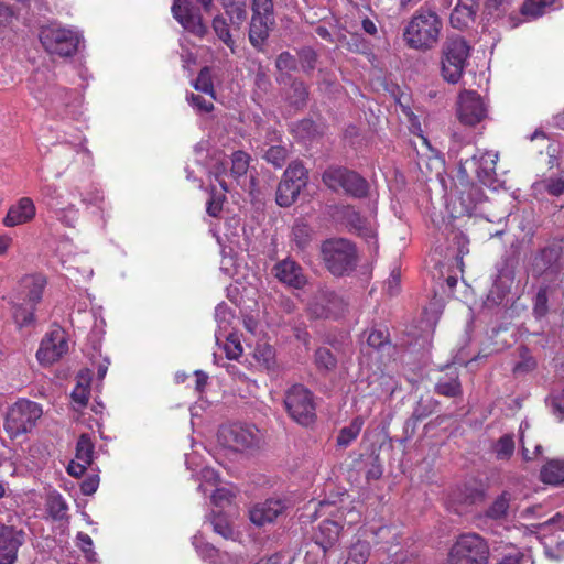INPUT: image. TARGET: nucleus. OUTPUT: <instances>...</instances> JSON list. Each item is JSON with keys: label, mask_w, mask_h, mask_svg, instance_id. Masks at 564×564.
I'll use <instances>...</instances> for the list:
<instances>
[{"label": "nucleus", "mask_w": 564, "mask_h": 564, "mask_svg": "<svg viewBox=\"0 0 564 564\" xmlns=\"http://www.w3.org/2000/svg\"><path fill=\"white\" fill-rule=\"evenodd\" d=\"M442 30L438 14L426 7L415 11L403 30L405 44L413 50L427 51L435 46Z\"/></svg>", "instance_id": "obj_1"}, {"label": "nucleus", "mask_w": 564, "mask_h": 564, "mask_svg": "<svg viewBox=\"0 0 564 564\" xmlns=\"http://www.w3.org/2000/svg\"><path fill=\"white\" fill-rule=\"evenodd\" d=\"M471 46L462 35L446 37L441 51V75L449 84H457L468 65Z\"/></svg>", "instance_id": "obj_2"}, {"label": "nucleus", "mask_w": 564, "mask_h": 564, "mask_svg": "<svg viewBox=\"0 0 564 564\" xmlns=\"http://www.w3.org/2000/svg\"><path fill=\"white\" fill-rule=\"evenodd\" d=\"M490 547L480 534L467 532L459 534L448 550L445 564H488Z\"/></svg>", "instance_id": "obj_3"}, {"label": "nucleus", "mask_w": 564, "mask_h": 564, "mask_svg": "<svg viewBox=\"0 0 564 564\" xmlns=\"http://www.w3.org/2000/svg\"><path fill=\"white\" fill-rule=\"evenodd\" d=\"M284 406L288 415L304 427L316 422L315 397L304 384L295 383L285 391Z\"/></svg>", "instance_id": "obj_4"}, {"label": "nucleus", "mask_w": 564, "mask_h": 564, "mask_svg": "<svg viewBox=\"0 0 564 564\" xmlns=\"http://www.w3.org/2000/svg\"><path fill=\"white\" fill-rule=\"evenodd\" d=\"M42 414V408L36 402L21 399L9 408L4 430L11 438H17L31 432Z\"/></svg>", "instance_id": "obj_5"}, {"label": "nucleus", "mask_w": 564, "mask_h": 564, "mask_svg": "<svg viewBox=\"0 0 564 564\" xmlns=\"http://www.w3.org/2000/svg\"><path fill=\"white\" fill-rule=\"evenodd\" d=\"M322 256L326 268L334 275L352 271L357 261L355 246L344 238L325 241L322 246Z\"/></svg>", "instance_id": "obj_6"}, {"label": "nucleus", "mask_w": 564, "mask_h": 564, "mask_svg": "<svg viewBox=\"0 0 564 564\" xmlns=\"http://www.w3.org/2000/svg\"><path fill=\"white\" fill-rule=\"evenodd\" d=\"M39 37L48 54L61 57L73 56L80 40L76 31L56 24L43 26Z\"/></svg>", "instance_id": "obj_7"}, {"label": "nucleus", "mask_w": 564, "mask_h": 564, "mask_svg": "<svg viewBox=\"0 0 564 564\" xmlns=\"http://www.w3.org/2000/svg\"><path fill=\"white\" fill-rule=\"evenodd\" d=\"M323 183L332 191L343 189L354 198H365L369 194V183L357 172L345 167H328L322 175Z\"/></svg>", "instance_id": "obj_8"}, {"label": "nucleus", "mask_w": 564, "mask_h": 564, "mask_svg": "<svg viewBox=\"0 0 564 564\" xmlns=\"http://www.w3.org/2000/svg\"><path fill=\"white\" fill-rule=\"evenodd\" d=\"M308 182V171L301 161H292L284 171L275 193V202L281 207H289L297 199Z\"/></svg>", "instance_id": "obj_9"}, {"label": "nucleus", "mask_w": 564, "mask_h": 564, "mask_svg": "<svg viewBox=\"0 0 564 564\" xmlns=\"http://www.w3.org/2000/svg\"><path fill=\"white\" fill-rule=\"evenodd\" d=\"M251 9L249 41L256 50L262 51L274 25L273 2L272 0H252Z\"/></svg>", "instance_id": "obj_10"}, {"label": "nucleus", "mask_w": 564, "mask_h": 564, "mask_svg": "<svg viewBox=\"0 0 564 564\" xmlns=\"http://www.w3.org/2000/svg\"><path fill=\"white\" fill-rule=\"evenodd\" d=\"M220 445L235 452H243L259 445V430L254 425L230 423L221 425L217 433Z\"/></svg>", "instance_id": "obj_11"}, {"label": "nucleus", "mask_w": 564, "mask_h": 564, "mask_svg": "<svg viewBox=\"0 0 564 564\" xmlns=\"http://www.w3.org/2000/svg\"><path fill=\"white\" fill-rule=\"evenodd\" d=\"M562 240H553L540 248L530 260V271L534 278L546 273L558 274L563 268Z\"/></svg>", "instance_id": "obj_12"}, {"label": "nucleus", "mask_w": 564, "mask_h": 564, "mask_svg": "<svg viewBox=\"0 0 564 564\" xmlns=\"http://www.w3.org/2000/svg\"><path fill=\"white\" fill-rule=\"evenodd\" d=\"M68 352V338L64 328L53 325L42 338L36 352L39 362L51 366Z\"/></svg>", "instance_id": "obj_13"}, {"label": "nucleus", "mask_w": 564, "mask_h": 564, "mask_svg": "<svg viewBox=\"0 0 564 564\" xmlns=\"http://www.w3.org/2000/svg\"><path fill=\"white\" fill-rule=\"evenodd\" d=\"M347 304L341 296L328 289H319L308 305L310 314L315 318H338Z\"/></svg>", "instance_id": "obj_14"}, {"label": "nucleus", "mask_w": 564, "mask_h": 564, "mask_svg": "<svg viewBox=\"0 0 564 564\" xmlns=\"http://www.w3.org/2000/svg\"><path fill=\"white\" fill-rule=\"evenodd\" d=\"M497 159L496 153L478 151L460 163V172L467 177L474 174L481 184L490 185L495 181Z\"/></svg>", "instance_id": "obj_15"}, {"label": "nucleus", "mask_w": 564, "mask_h": 564, "mask_svg": "<svg viewBox=\"0 0 564 564\" xmlns=\"http://www.w3.org/2000/svg\"><path fill=\"white\" fill-rule=\"evenodd\" d=\"M457 117L465 126L478 124L486 117V108L480 95L470 90L459 94Z\"/></svg>", "instance_id": "obj_16"}, {"label": "nucleus", "mask_w": 564, "mask_h": 564, "mask_svg": "<svg viewBox=\"0 0 564 564\" xmlns=\"http://www.w3.org/2000/svg\"><path fill=\"white\" fill-rule=\"evenodd\" d=\"M171 10L174 19L188 32L199 37L207 33L198 9L189 0H174Z\"/></svg>", "instance_id": "obj_17"}, {"label": "nucleus", "mask_w": 564, "mask_h": 564, "mask_svg": "<svg viewBox=\"0 0 564 564\" xmlns=\"http://www.w3.org/2000/svg\"><path fill=\"white\" fill-rule=\"evenodd\" d=\"M288 509V502L281 498H270L262 502L256 503L249 510V518L252 523L263 527L274 522Z\"/></svg>", "instance_id": "obj_18"}, {"label": "nucleus", "mask_w": 564, "mask_h": 564, "mask_svg": "<svg viewBox=\"0 0 564 564\" xmlns=\"http://www.w3.org/2000/svg\"><path fill=\"white\" fill-rule=\"evenodd\" d=\"M24 533L12 525L0 523V564H14Z\"/></svg>", "instance_id": "obj_19"}, {"label": "nucleus", "mask_w": 564, "mask_h": 564, "mask_svg": "<svg viewBox=\"0 0 564 564\" xmlns=\"http://www.w3.org/2000/svg\"><path fill=\"white\" fill-rule=\"evenodd\" d=\"M36 216V206L31 197L23 196L12 204L4 216L3 226L11 228L31 223Z\"/></svg>", "instance_id": "obj_20"}, {"label": "nucleus", "mask_w": 564, "mask_h": 564, "mask_svg": "<svg viewBox=\"0 0 564 564\" xmlns=\"http://www.w3.org/2000/svg\"><path fill=\"white\" fill-rule=\"evenodd\" d=\"M274 276L290 288L301 290L307 283L302 267L294 260L284 259L273 267Z\"/></svg>", "instance_id": "obj_21"}, {"label": "nucleus", "mask_w": 564, "mask_h": 564, "mask_svg": "<svg viewBox=\"0 0 564 564\" xmlns=\"http://www.w3.org/2000/svg\"><path fill=\"white\" fill-rule=\"evenodd\" d=\"M516 497L510 490H503L498 495L485 510V517L495 522H505L511 514H514L518 507L514 503Z\"/></svg>", "instance_id": "obj_22"}, {"label": "nucleus", "mask_w": 564, "mask_h": 564, "mask_svg": "<svg viewBox=\"0 0 564 564\" xmlns=\"http://www.w3.org/2000/svg\"><path fill=\"white\" fill-rule=\"evenodd\" d=\"M341 531L343 525L335 520L325 519L318 524L313 539L315 544L322 550L323 558L337 544Z\"/></svg>", "instance_id": "obj_23"}, {"label": "nucleus", "mask_w": 564, "mask_h": 564, "mask_svg": "<svg viewBox=\"0 0 564 564\" xmlns=\"http://www.w3.org/2000/svg\"><path fill=\"white\" fill-rule=\"evenodd\" d=\"M557 0H523L520 7V14L523 19L510 15L512 28L519 26L523 21H534L545 15Z\"/></svg>", "instance_id": "obj_24"}, {"label": "nucleus", "mask_w": 564, "mask_h": 564, "mask_svg": "<svg viewBox=\"0 0 564 564\" xmlns=\"http://www.w3.org/2000/svg\"><path fill=\"white\" fill-rule=\"evenodd\" d=\"M343 221L349 227L350 231L356 232L365 239H373L376 231L372 224L360 215L352 206H343L339 210Z\"/></svg>", "instance_id": "obj_25"}, {"label": "nucleus", "mask_w": 564, "mask_h": 564, "mask_svg": "<svg viewBox=\"0 0 564 564\" xmlns=\"http://www.w3.org/2000/svg\"><path fill=\"white\" fill-rule=\"evenodd\" d=\"M46 285L47 279L42 273L24 275L20 281V293L23 301L28 304L37 305L42 301Z\"/></svg>", "instance_id": "obj_26"}, {"label": "nucleus", "mask_w": 564, "mask_h": 564, "mask_svg": "<svg viewBox=\"0 0 564 564\" xmlns=\"http://www.w3.org/2000/svg\"><path fill=\"white\" fill-rule=\"evenodd\" d=\"M513 280L514 276L511 271H500L487 294L485 301L486 306L494 307L501 305L511 291Z\"/></svg>", "instance_id": "obj_27"}, {"label": "nucleus", "mask_w": 564, "mask_h": 564, "mask_svg": "<svg viewBox=\"0 0 564 564\" xmlns=\"http://www.w3.org/2000/svg\"><path fill=\"white\" fill-rule=\"evenodd\" d=\"M95 445L88 434H82L76 444V454L78 471H75V462H72L67 468L69 475L80 476L93 463Z\"/></svg>", "instance_id": "obj_28"}, {"label": "nucleus", "mask_w": 564, "mask_h": 564, "mask_svg": "<svg viewBox=\"0 0 564 564\" xmlns=\"http://www.w3.org/2000/svg\"><path fill=\"white\" fill-rule=\"evenodd\" d=\"M479 4L458 0L449 15V23L454 29L465 30L474 21Z\"/></svg>", "instance_id": "obj_29"}, {"label": "nucleus", "mask_w": 564, "mask_h": 564, "mask_svg": "<svg viewBox=\"0 0 564 564\" xmlns=\"http://www.w3.org/2000/svg\"><path fill=\"white\" fill-rule=\"evenodd\" d=\"M12 318L19 329L32 327L36 323V305L25 303L11 304Z\"/></svg>", "instance_id": "obj_30"}, {"label": "nucleus", "mask_w": 564, "mask_h": 564, "mask_svg": "<svg viewBox=\"0 0 564 564\" xmlns=\"http://www.w3.org/2000/svg\"><path fill=\"white\" fill-rule=\"evenodd\" d=\"M225 13L234 28L240 29L248 18L247 0H221Z\"/></svg>", "instance_id": "obj_31"}, {"label": "nucleus", "mask_w": 564, "mask_h": 564, "mask_svg": "<svg viewBox=\"0 0 564 564\" xmlns=\"http://www.w3.org/2000/svg\"><path fill=\"white\" fill-rule=\"evenodd\" d=\"M434 390L437 394L447 398H457L462 397L463 394L462 383L456 372L451 375L446 373L445 376L441 377L435 384Z\"/></svg>", "instance_id": "obj_32"}, {"label": "nucleus", "mask_w": 564, "mask_h": 564, "mask_svg": "<svg viewBox=\"0 0 564 564\" xmlns=\"http://www.w3.org/2000/svg\"><path fill=\"white\" fill-rule=\"evenodd\" d=\"M337 358L327 347H319L314 352V365L322 376L326 377L337 368Z\"/></svg>", "instance_id": "obj_33"}, {"label": "nucleus", "mask_w": 564, "mask_h": 564, "mask_svg": "<svg viewBox=\"0 0 564 564\" xmlns=\"http://www.w3.org/2000/svg\"><path fill=\"white\" fill-rule=\"evenodd\" d=\"M540 479L542 482L549 485H560L564 482V460H549L540 471Z\"/></svg>", "instance_id": "obj_34"}, {"label": "nucleus", "mask_w": 564, "mask_h": 564, "mask_svg": "<svg viewBox=\"0 0 564 564\" xmlns=\"http://www.w3.org/2000/svg\"><path fill=\"white\" fill-rule=\"evenodd\" d=\"M46 511L54 520H63L68 510V506L63 496L57 491L47 495L45 502Z\"/></svg>", "instance_id": "obj_35"}, {"label": "nucleus", "mask_w": 564, "mask_h": 564, "mask_svg": "<svg viewBox=\"0 0 564 564\" xmlns=\"http://www.w3.org/2000/svg\"><path fill=\"white\" fill-rule=\"evenodd\" d=\"M364 419L361 416H356L347 426H344L337 436V445L340 447H347L350 445L359 435L362 426Z\"/></svg>", "instance_id": "obj_36"}, {"label": "nucleus", "mask_w": 564, "mask_h": 564, "mask_svg": "<svg viewBox=\"0 0 564 564\" xmlns=\"http://www.w3.org/2000/svg\"><path fill=\"white\" fill-rule=\"evenodd\" d=\"M210 524L214 532L223 536L225 540H236V532L226 514L220 512L213 513L210 517Z\"/></svg>", "instance_id": "obj_37"}, {"label": "nucleus", "mask_w": 564, "mask_h": 564, "mask_svg": "<svg viewBox=\"0 0 564 564\" xmlns=\"http://www.w3.org/2000/svg\"><path fill=\"white\" fill-rule=\"evenodd\" d=\"M370 551L369 542L358 540L349 547L345 564H366L370 556Z\"/></svg>", "instance_id": "obj_38"}, {"label": "nucleus", "mask_w": 564, "mask_h": 564, "mask_svg": "<svg viewBox=\"0 0 564 564\" xmlns=\"http://www.w3.org/2000/svg\"><path fill=\"white\" fill-rule=\"evenodd\" d=\"M516 444L512 434L500 436L494 444L492 449L498 460H508L514 453Z\"/></svg>", "instance_id": "obj_39"}, {"label": "nucleus", "mask_w": 564, "mask_h": 564, "mask_svg": "<svg viewBox=\"0 0 564 564\" xmlns=\"http://www.w3.org/2000/svg\"><path fill=\"white\" fill-rule=\"evenodd\" d=\"M254 359L258 361L260 366H262L267 370H272L275 367V350L274 348L264 343L258 344L254 348L253 352Z\"/></svg>", "instance_id": "obj_40"}, {"label": "nucleus", "mask_w": 564, "mask_h": 564, "mask_svg": "<svg viewBox=\"0 0 564 564\" xmlns=\"http://www.w3.org/2000/svg\"><path fill=\"white\" fill-rule=\"evenodd\" d=\"M308 88L301 79H293L291 83L290 104L296 109L304 108L308 99Z\"/></svg>", "instance_id": "obj_41"}, {"label": "nucleus", "mask_w": 564, "mask_h": 564, "mask_svg": "<svg viewBox=\"0 0 564 564\" xmlns=\"http://www.w3.org/2000/svg\"><path fill=\"white\" fill-rule=\"evenodd\" d=\"M193 86L196 90L208 95L212 99L216 98L212 69L209 67L205 66L199 70Z\"/></svg>", "instance_id": "obj_42"}, {"label": "nucleus", "mask_w": 564, "mask_h": 564, "mask_svg": "<svg viewBox=\"0 0 564 564\" xmlns=\"http://www.w3.org/2000/svg\"><path fill=\"white\" fill-rule=\"evenodd\" d=\"M250 155L241 150L235 151L231 154L230 173L235 178H239L247 174L250 165Z\"/></svg>", "instance_id": "obj_43"}, {"label": "nucleus", "mask_w": 564, "mask_h": 564, "mask_svg": "<svg viewBox=\"0 0 564 564\" xmlns=\"http://www.w3.org/2000/svg\"><path fill=\"white\" fill-rule=\"evenodd\" d=\"M549 286L541 285L533 299L532 312L536 319L545 317L549 313Z\"/></svg>", "instance_id": "obj_44"}, {"label": "nucleus", "mask_w": 564, "mask_h": 564, "mask_svg": "<svg viewBox=\"0 0 564 564\" xmlns=\"http://www.w3.org/2000/svg\"><path fill=\"white\" fill-rule=\"evenodd\" d=\"M72 400L79 408H85L90 398V382L89 380L80 377L77 380L75 388L72 391Z\"/></svg>", "instance_id": "obj_45"}, {"label": "nucleus", "mask_w": 564, "mask_h": 564, "mask_svg": "<svg viewBox=\"0 0 564 564\" xmlns=\"http://www.w3.org/2000/svg\"><path fill=\"white\" fill-rule=\"evenodd\" d=\"M213 29L218 36L230 50L234 52L235 41L231 37L229 25L221 15H216L213 19Z\"/></svg>", "instance_id": "obj_46"}, {"label": "nucleus", "mask_w": 564, "mask_h": 564, "mask_svg": "<svg viewBox=\"0 0 564 564\" xmlns=\"http://www.w3.org/2000/svg\"><path fill=\"white\" fill-rule=\"evenodd\" d=\"M264 160L275 169H281L288 159V150L282 145H271L263 155Z\"/></svg>", "instance_id": "obj_47"}, {"label": "nucleus", "mask_w": 564, "mask_h": 564, "mask_svg": "<svg viewBox=\"0 0 564 564\" xmlns=\"http://www.w3.org/2000/svg\"><path fill=\"white\" fill-rule=\"evenodd\" d=\"M188 104L199 113H209L214 110V104L210 97L206 99L202 95L191 93L186 96Z\"/></svg>", "instance_id": "obj_48"}, {"label": "nucleus", "mask_w": 564, "mask_h": 564, "mask_svg": "<svg viewBox=\"0 0 564 564\" xmlns=\"http://www.w3.org/2000/svg\"><path fill=\"white\" fill-rule=\"evenodd\" d=\"M275 67L281 73L295 72L297 69V59L290 52L284 51L278 55L275 59Z\"/></svg>", "instance_id": "obj_49"}, {"label": "nucleus", "mask_w": 564, "mask_h": 564, "mask_svg": "<svg viewBox=\"0 0 564 564\" xmlns=\"http://www.w3.org/2000/svg\"><path fill=\"white\" fill-rule=\"evenodd\" d=\"M301 66L304 72L310 73L315 69L317 63V54L311 47H304L299 53Z\"/></svg>", "instance_id": "obj_50"}, {"label": "nucleus", "mask_w": 564, "mask_h": 564, "mask_svg": "<svg viewBox=\"0 0 564 564\" xmlns=\"http://www.w3.org/2000/svg\"><path fill=\"white\" fill-rule=\"evenodd\" d=\"M226 197L224 194H216L214 191L207 202L206 212L212 217H218L223 210V205Z\"/></svg>", "instance_id": "obj_51"}, {"label": "nucleus", "mask_w": 564, "mask_h": 564, "mask_svg": "<svg viewBox=\"0 0 564 564\" xmlns=\"http://www.w3.org/2000/svg\"><path fill=\"white\" fill-rule=\"evenodd\" d=\"M545 191L552 196L564 194V177H547L543 181Z\"/></svg>", "instance_id": "obj_52"}, {"label": "nucleus", "mask_w": 564, "mask_h": 564, "mask_svg": "<svg viewBox=\"0 0 564 564\" xmlns=\"http://www.w3.org/2000/svg\"><path fill=\"white\" fill-rule=\"evenodd\" d=\"M389 334L387 329H372L367 338V344L376 349L381 348L388 343Z\"/></svg>", "instance_id": "obj_53"}, {"label": "nucleus", "mask_w": 564, "mask_h": 564, "mask_svg": "<svg viewBox=\"0 0 564 564\" xmlns=\"http://www.w3.org/2000/svg\"><path fill=\"white\" fill-rule=\"evenodd\" d=\"M308 228L305 225H297L293 228V237L296 246L304 249L310 241Z\"/></svg>", "instance_id": "obj_54"}, {"label": "nucleus", "mask_w": 564, "mask_h": 564, "mask_svg": "<svg viewBox=\"0 0 564 564\" xmlns=\"http://www.w3.org/2000/svg\"><path fill=\"white\" fill-rule=\"evenodd\" d=\"M99 487V476L94 474L87 476L80 484V491L85 496L94 495Z\"/></svg>", "instance_id": "obj_55"}, {"label": "nucleus", "mask_w": 564, "mask_h": 564, "mask_svg": "<svg viewBox=\"0 0 564 564\" xmlns=\"http://www.w3.org/2000/svg\"><path fill=\"white\" fill-rule=\"evenodd\" d=\"M485 497V494L482 490L474 488V487H464V505H475L477 501H481Z\"/></svg>", "instance_id": "obj_56"}, {"label": "nucleus", "mask_w": 564, "mask_h": 564, "mask_svg": "<svg viewBox=\"0 0 564 564\" xmlns=\"http://www.w3.org/2000/svg\"><path fill=\"white\" fill-rule=\"evenodd\" d=\"M225 351L227 358L237 359L242 354V346L238 339L229 336L225 344Z\"/></svg>", "instance_id": "obj_57"}, {"label": "nucleus", "mask_w": 564, "mask_h": 564, "mask_svg": "<svg viewBox=\"0 0 564 564\" xmlns=\"http://www.w3.org/2000/svg\"><path fill=\"white\" fill-rule=\"evenodd\" d=\"M551 408L553 414L560 420H564V387L558 395H555L551 400Z\"/></svg>", "instance_id": "obj_58"}, {"label": "nucleus", "mask_w": 564, "mask_h": 564, "mask_svg": "<svg viewBox=\"0 0 564 564\" xmlns=\"http://www.w3.org/2000/svg\"><path fill=\"white\" fill-rule=\"evenodd\" d=\"M104 200H105L104 192L98 187H95L87 195L82 196V202L84 204H88V205L99 206L101 203H104Z\"/></svg>", "instance_id": "obj_59"}, {"label": "nucleus", "mask_w": 564, "mask_h": 564, "mask_svg": "<svg viewBox=\"0 0 564 564\" xmlns=\"http://www.w3.org/2000/svg\"><path fill=\"white\" fill-rule=\"evenodd\" d=\"M383 473L382 465L380 464L379 456L372 458L371 465L366 471L367 480H378Z\"/></svg>", "instance_id": "obj_60"}, {"label": "nucleus", "mask_w": 564, "mask_h": 564, "mask_svg": "<svg viewBox=\"0 0 564 564\" xmlns=\"http://www.w3.org/2000/svg\"><path fill=\"white\" fill-rule=\"evenodd\" d=\"M14 18L15 14L13 9L10 6L0 2V28H6L11 24Z\"/></svg>", "instance_id": "obj_61"}, {"label": "nucleus", "mask_w": 564, "mask_h": 564, "mask_svg": "<svg viewBox=\"0 0 564 564\" xmlns=\"http://www.w3.org/2000/svg\"><path fill=\"white\" fill-rule=\"evenodd\" d=\"M399 290H400V273L397 271H392L387 281V292L389 295L393 296L399 293Z\"/></svg>", "instance_id": "obj_62"}, {"label": "nucleus", "mask_w": 564, "mask_h": 564, "mask_svg": "<svg viewBox=\"0 0 564 564\" xmlns=\"http://www.w3.org/2000/svg\"><path fill=\"white\" fill-rule=\"evenodd\" d=\"M535 366H536L535 360L532 357H528L523 361L518 362L514 366L513 371L516 373L528 372V371L533 370L535 368Z\"/></svg>", "instance_id": "obj_63"}, {"label": "nucleus", "mask_w": 564, "mask_h": 564, "mask_svg": "<svg viewBox=\"0 0 564 564\" xmlns=\"http://www.w3.org/2000/svg\"><path fill=\"white\" fill-rule=\"evenodd\" d=\"M40 192H41V195L44 197V199H47V200H53L61 196L58 193L57 186L54 184L44 185Z\"/></svg>", "instance_id": "obj_64"}]
</instances>
